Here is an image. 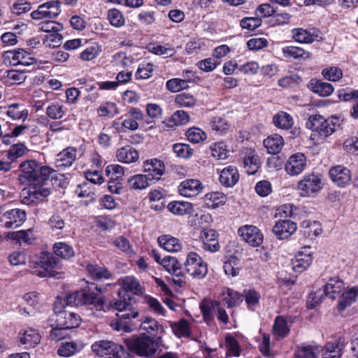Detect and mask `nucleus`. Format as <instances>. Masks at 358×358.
Instances as JSON below:
<instances>
[{
    "mask_svg": "<svg viewBox=\"0 0 358 358\" xmlns=\"http://www.w3.org/2000/svg\"><path fill=\"white\" fill-rule=\"evenodd\" d=\"M157 242L161 248L169 252H177L182 248L179 239L171 235H162L158 237Z\"/></svg>",
    "mask_w": 358,
    "mask_h": 358,
    "instance_id": "2f4dec72",
    "label": "nucleus"
},
{
    "mask_svg": "<svg viewBox=\"0 0 358 358\" xmlns=\"http://www.w3.org/2000/svg\"><path fill=\"white\" fill-rule=\"evenodd\" d=\"M322 76L327 80L333 82L338 81L343 76V71L337 66H331L324 69Z\"/></svg>",
    "mask_w": 358,
    "mask_h": 358,
    "instance_id": "774afa93",
    "label": "nucleus"
},
{
    "mask_svg": "<svg viewBox=\"0 0 358 358\" xmlns=\"http://www.w3.org/2000/svg\"><path fill=\"white\" fill-rule=\"evenodd\" d=\"M19 180L22 184L28 185L27 189H23L22 201L25 204H30L36 200H42L50 194L48 187V180L50 175L55 171L48 166H43L34 159L24 160L19 165Z\"/></svg>",
    "mask_w": 358,
    "mask_h": 358,
    "instance_id": "f257e3e1",
    "label": "nucleus"
},
{
    "mask_svg": "<svg viewBox=\"0 0 358 358\" xmlns=\"http://www.w3.org/2000/svg\"><path fill=\"white\" fill-rule=\"evenodd\" d=\"M115 156L119 162L124 164L134 163L139 158L138 152L131 145L118 148Z\"/></svg>",
    "mask_w": 358,
    "mask_h": 358,
    "instance_id": "cd10ccee",
    "label": "nucleus"
},
{
    "mask_svg": "<svg viewBox=\"0 0 358 358\" xmlns=\"http://www.w3.org/2000/svg\"><path fill=\"white\" fill-rule=\"evenodd\" d=\"M36 264L37 266L31 271L34 275L41 278L54 277L57 273L59 261L51 253L43 252L41 253Z\"/></svg>",
    "mask_w": 358,
    "mask_h": 358,
    "instance_id": "0eeeda50",
    "label": "nucleus"
},
{
    "mask_svg": "<svg viewBox=\"0 0 358 358\" xmlns=\"http://www.w3.org/2000/svg\"><path fill=\"white\" fill-rule=\"evenodd\" d=\"M358 296V287H352L344 291L340 296L338 301V309L340 311L344 310L357 300Z\"/></svg>",
    "mask_w": 358,
    "mask_h": 358,
    "instance_id": "f704fd0d",
    "label": "nucleus"
},
{
    "mask_svg": "<svg viewBox=\"0 0 358 358\" xmlns=\"http://www.w3.org/2000/svg\"><path fill=\"white\" fill-rule=\"evenodd\" d=\"M54 253L64 259H69L75 255L73 247L64 242L55 243L53 245Z\"/></svg>",
    "mask_w": 358,
    "mask_h": 358,
    "instance_id": "09e8293b",
    "label": "nucleus"
},
{
    "mask_svg": "<svg viewBox=\"0 0 358 358\" xmlns=\"http://www.w3.org/2000/svg\"><path fill=\"white\" fill-rule=\"evenodd\" d=\"M173 332L178 337H189L190 336V327L189 322L181 319L178 322H174L171 325Z\"/></svg>",
    "mask_w": 358,
    "mask_h": 358,
    "instance_id": "603ef678",
    "label": "nucleus"
},
{
    "mask_svg": "<svg viewBox=\"0 0 358 358\" xmlns=\"http://www.w3.org/2000/svg\"><path fill=\"white\" fill-rule=\"evenodd\" d=\"M87 271L90 277L94 280H102L112 277V274L106 268L97 264H88Z\"/></svg>",
    "mask_w": 358,
    "mask_h": 358,
    "instance_id": "c03bdc74",
    "label": "nucleus"
},
{
    "mask_svg": "<svg viewBox=\"0 0 358 358\" xmlns=\"http://www.w3.org/2000/svg\"><path fill=\"white\" fill-rule=\"evenodd\" d=\"M292 38L301 43H312L318 37L317 31L311 32L303 28H294L292 31Z\"/></svg>",
    "mask_w": 358,
    "mask_h": 358,
    "instance_id": "72a5a7b5",
    "label": "nucleus"
},
{
    "mask_svg": "<svg viewBox=\"0 0 358 358\" xmlns=\"http://www.w3.org/2000/svg\"><path fill=\"white\" fill-rule=\"evenodd\" d=\"M289 327L286 320L282 316L276 317L273 326V334L276 339H282L288 336Z\"/></svg>",
    "mask_w": 358,
    "mask_h": 358,
    "instance_id": "79ce46f5",
    "label": "nucleus"
},
{
    "mask_svg": "<svg viewBox=\"0 0 358 358\" xmlns=\"http://www.w3.org/2000/svg\"><path fill=\"white\" fill-rule=\"evenodd\" d=\"M168 209L176 215H185L193 212V206L187 201H171L168 205Z\"/></svg>",
    "mask_w": 358,
    "mask_h": 358,
    "instance_id": "58836bf2",
    "label": "nucleus"
},
{
    "mask_svg": "<svg viewBox=\"0 0 358 358\" xmlns=\"http://www.w3.org/2000/svg\"><path fill=\"white\" fill-rule=\"evenodd\" d=\"M307 87L311 92L322 97L329 96L334 92L331 84L316 78L311 79Z\"/></svg>",
    "mask_w": 358,
    "mask_h": 358,
    "instance_id": "bb28decb",
    "label": "nucleus"
},
{
    "mask_svg": "<svg viewBox=\"0 0 358 358\" xmlns=\"http://www.w3.org/2000/svg\"><path fill=\"white\" fill-rule=\"evenodd\" d=\"M238 234L251 246L257 247L263 242V234L255 226L248 224L242 226L238 229Z\"/></svg>",
    "mask_w": 358,
    "mask_h": 358,
    "instance_id": "2eb2a0df",
    "label": "nucleus"
},
{
    "mask_svg": "<svg viewBox=\"0 0 358 358\" xmlns=\"http://www.w3.org/2000/svg\"><path fill=\"white\" fill-rule=\"evenodd\" d=\"M18 338L25 348H29L36 347L40 343L41 336L37 329L27 327L20 331Z\"/></svg>",
    "mask_w": 358,
    "mask_h": 358,
    "instance_id": "4be33fe9",
    "label": "nucleus"
},
{
    "mask_svg": "<svg viewBox=\"0 0 358 358\" xmlns=\"http://www.w3.org/2000/svg\"><path fill=\"white\" fill-rule=\"evenodd\" d=\"M320 350L317 345L302 343L297 346L295 356L296 358H318Z\"/></svg>",
    "mask_w": 358,
    "mask_h": 358,
    "instance_id": "c9c22d12",
    "label": "nucleus"
},
{
    "mask_svg": "<svg viewBox=\"0 0 358 358\" xmlns=\"http://www.w3.org/2000/svg\"><path fill=\"white\" fill-rule=\"evenodd\" d=\"M101 292V289L98 286L87 287L84 289L69 293L66 296V302L68 305L74 306H90L96 310H103L105 309V301L103 296L97 293Z\"/></svg>",
    "mask_w": 358,
    "mask_h": 358,
    "instance_id": "f03ea898",
    "label": "nucleus"
},
{
    "mask_svg": "<svg viewBox=\"0 0 358 358\" xmlns=\"http://www.w3.org/2000/svg\"><path fill=\"white\" fill-rule=\"evenodd\" d=\"M77 150L73 147H68L57 155L55 165L59 169L72 166L76 159Z\"/></svg>",
    "mask_w": 358,
    "mask_h": 358,
    "instance_id": "393cba45",
    "label": "nucleus"
},
{
    "mask_svg": "<svg viewBox=\"0 0 358 358\" xmlns=\"http://www.w3.org/2000/svg\"><path fill=\"white\" fill-rule=\"evenodd\" d=\"M61 3L59 1H50L38 6L36 10L31 13L34 20L52 19L61 13Z\"/></svg>",
    "mask_w": 358,
    "mask_h": 358,
    "instance_id": "f8f14e48",
    "label": "nucleus"
},
{
    "mask_svg": "<svg viewBox=\"0 0 358 358\" xmlns=\"http://www.w3.org/2000/svg\"><path fill=\"white\" fill-rule=\"evenodd\" d=\"M143 171L149 179L154 182L160 180L165 172V165L163 162L156 158L148 159L143 162Z\"/></svg>",
    "mask_w": 358,
    "mask_h": 358,
    "instance_id": "f3484780",
    "label": "nucleus"
},
{
    "mask_svg": "<svg viewBox=\"0 0 358 358\" xmlns=\"http://www.w3.org/2000/svg\"><path fill=\"white\" fill-rule=\"evenodd\" d=\"M306 166V157L302 153H296L290 156L285 164V171L290 176H298Z\"/></svg>",
    "mask_w": 358,
    "mask_h": 358,
    "instance_id": "6ab92c4d",
    "label": "nucleus"
},
{
    "mask_svg": "<svg viewBox=\"0 0 358 358\" xmlns=\"http://www.w3.org/2000/svg\"><path fill=\"white\" fill-rule=\"evenodd\" d=\"M92 352L97 356L108 358H129V354L124 348L110 341L101 340L91 346Z\"/></svg>",
    "mask_w": 358,
    "mask_h": 358,
    "instance_id": "39448f33",
    "label": "nucleus"
},
{
    "mask_svg": "<svg viewBox=\"0 0 358 358\" xmlns=\"http://www.w3.org/2000/svg\"><path fill=\"white\" fill-rule=\"evenodd\" d=\"M210 150L213 157L217 159H226L229 155V150L224 142H217L212 144Z\"/></svg>",
    "mask_w": 358,
    "mask_h": 358,
    "instance_id": "680f3d73",
    "label": "nucleus"
},
{
    "mask_svg": "<svg viewBox=\"0 0 358 358\" xmlns=\"http://www.w3.org/2000/svg\"><path fill=\"white\" fill-rule=\"evenodd\" d=\"M159 327L162 328V326L159 324V322L151 317H145L144 320L143 317H141L138 321V329H141L142 330L146 331L151 335H155Z\"/></svg>",
    "mask_w": 358,
    "mask_h": 358,
    "instance_id": "8fccbe9b",
    "label": "nucleus"
},
{
    "mask_svg": "<svg viewBox=\"0 0 358 358\" xmlns=\"http://www.w3.org/2000/svg\"><path fill=\"white\" fill-rule=\"evenodd\" d=\"M243 300V296L238 292L230 289L223 288L220 294L218 301H221V305H225L227 308H231L239 306Z\"/></svg>",
    "mask_w": 358,
    "mask_h": 358,
    "instance_id": "5701e85b",
    "label": "nucleus"
},
{
    "mask_svg": "<svg viewBox=\"0 0 358 358\" xmlns=\"http://www.w3.org/2000/svg\"><path fill=\"white\" fill-rule=\"evenodd\" d=\"M175 102L180 107L192 108L196 105V98L188 93H181L176 95Z\"/></svg>",
    "mask_w": 358,
    "mask_h": 358,
    "instance_id": "e2e57ef3",
    "label": "nucleus"
},
{
    "mask_svg": "<svg viewBox=\"0 0 358 358\" xmlns=\"http://www.w3.org/2000/svg\"><path fill=\"white\" fill-rule=\"evenodd\" d=\"M323 184L320 176L316 174L305 175L297 185V189L301 196H315L322 188Z\"/></svg>",
    "mask_w": 358,
    "mask_h": 358,
    "instance_id": "9d476101",
    "label": "nucleus"
},
{
    "mask_svg": "<svg viewBox=\"0 0 358 358\" xmlns=\"http://www.w3.org/2000/svg\"><path fill=\"white\" fill-rule=\"evenodd\" d=\"M310 246H304L292 259V264L295 272L301 273L307 269L313 262L312 251Z\"/></svg>",
    "mask_w": 358,
    "mask_h": 358,
    "instance_id": "dca6fc26",
    "label": "nucleus"
},
{
    "mask_svg": "<svg viewBox=\"0 0 358 358\" xmlns=\"http://www.w3.org/2000/svg\"><path fill=\"white\" fill-rule=\"evenodd\" d=\"M162 266L173 275L172 282L179 287L186 285L185 273L182 268V264L178 260L171 256H165L162 258Z\"/></svg>",
    "mask_w": 358,
    "mask_h": 358,
    "instance_id": "9b49d317",
    "label": "nucleus"
},
{
    "mask_svg": "<svg viewBox=\"0 0 358 358\" xmlns=\"http://www.w3.org/2000/svg\"><path fill=\"white\" fill-rule=\"evenodd\" d=\"M343 119L340 116H331L325 119L320 115H312L306 121V127L317 132L320 136L328 137L340 128Z\"/></svg>",
    "mask_w": 358,
    "mask_h": 358,
    "instance_id": "7ed1b4c3",
    "label": "nucleus"
},
{
    "mask_svg": "<svg viewBox=\"0 0 358 358\" xmlns=\"http://www.w3.org/2000/svg\"><path fill=\"white\" fill-rule=\"evenodd\" d=\"M154 66L150 62L141 63L135 73L136 80H146L150 78L154 71Z\"/></svg>",
    "mask_w": 358,
    "mask_h": 358,
    "instance_id": "13d9d810",
    "label": "nucleus"
},
{
    "mask_svg": "<svg viewBox=\"0 0 358 358\" xmlns=\"http://www.w3.org/2000/svg\"><path fill=\"white\" fill-rule=\"evenodd\" d=\"M329 176L333 182L340 187L348 186L352 180L351 171L348 168L341 165L331 168Z\"/></svg>",
    "mask_w": 358,
    "mask_h": 358,
    "instance_id": "a211bd4d",
    "label": "nucleus"
},
{
    "mask_svg": "<svg viewBox=\"0 0 358 358\" xmlns=\"http://www.w3.org/2000/svg\"><path fill=\"white\" fill-rule=\"evenodd\" d=\"M3 57L5 62H8L12 66L19 64L29 66L36 62V59L23 49L6 51L4 52Z\"/></svg>",
    "mask_w": 358,
    "mask_h": 358,
    "instance_id": "ddd939ff",
    "label": "nucleus"
},
{
    "mask_svg": "<svg viewBox=\"0 0 358 358\" xmlns=\"http://www.w3.org/2000/svg\"><path fill=\"white\" fill-rule=\"evenodd\" d=\"M81 350V346L76 342H66L58 349L57 353L61 357H69L74 355Z\"/></svg>",
    "mask_w": 358,
    "mask_h": 358,
    "instance_id": "864d4df0",
    "label": "nucleus"
},
{
    "mask_svg": "<svg viewBox=\"0 0 358 358\" xmlns=\"http://www.w3.org/2000/svg\"><path fill=\"white\" fill-rule=\"evenodd\" d=\"M243 296L245 298L248 308L251 310H255L259 303L260 294L253 289H245Z\"/></svg>",
    "mask_w": 358,
    "mask_h": 358,
    "instance_id": "6e6d98bb",
    "label": "nucleus"
},
{
    "mask_svg": "<svg viewBox=\"0 0 358 358\" xmlns=\"http://www.w3.org/2000/svg\"><path fill=\"white\" fill-rule=\"evenodd\" d=\"M203 189V185L199 180L190 178L180 182L178 192L183 196L192 197L199 194Z\"/></svg>",
    "mask_w": 358,
    "mask_h": 358,
    "instance_id": "412c9836",
    "label": "nucleus"
},
{
    "mask_svg": "<svg viewBox=\"0 0 358 358\" xmlns=\"http://www.w3.org/2000/svg\"><path fill=\"white\" fill-rule=\"evenodd\" d=\"M262 20L259 17H245L240 21V26L243 29L252 31L261 26Z\"/></svg>",
    "mask_w": 358,
    "mask_h": 358,
    "instance_id": "69168bd1",
    "label": "nucleus"
},
{
    "mask_svg": "<svg viewBox=\"0 0 358 358\" xmlns=\"http://www.w3.org/2000/svg\"><path fill=\"white\" fill-rule=\"evenodd\" d=\"M54 312L55 323L59 327H66L68 329L79 327L81 318L80 315L71 311L63 309L62 301L57 299L55 303Z\"/></svg>",
    "mask_w": 358,
    "mask_h": 358,
    "instance_id": "6e6552de",
    "label": "nucleus"
},
{
    "mask_svg": "<svg viewBox=\"0 0 358 358\" xmlns=\"http://www.w3.org/2000/svg\"><path fill=\"white\" fill-rule=\"evenodd\" d=\"M152 182L145 174H136L131 176L127 180L129 187L134 190L144 189L150 186Z\"/></svg>",
    "mask_w": 358,
    "mask_h": 358,
    "instance_id": "e433bc0d",
    "label": "nucleus"
},
{
    "mask_svg": "<svg viewBox=\"0 0 358 358\" xmlns=\"http://www.w3.org/2000/svg\"><path fill=\"white\" fill-rule=\"evenodd\" d=\"M283 57L287 59L306 60L311 57V53L296 46H285L282 48Z\"/></svg>",
    "mask_w": 358,
    "mask_h": 358,
    "instance_id": "473e14b6",
    "label": "nucleus"
},
{
    "mask_svg": "<svg viewBox=\"0 0 358 358\" xmlns=\"http://www.w3.org/2000/svg\"><path fill=\"white\" fill-rule=\"evenodd\" d=\"M27 150L28 149L24 143L13 144L6 152L7 159L14 163L18 158L23 157Z\"/></svg>",
    "mask_w": 358,
    "mask_h": 358,
    "instance_id": "3c124183",
    "label": "nucleus"
},
{
    "mask_svg": "<svg viewBox=\"0 0 358 358\" xmlns=\"http://www.w3.org/2000/svg\"><path fill=\"white\" fill-rule=\"evenodd\" d=\"M124 343L129 351L144 357H151L158 348V345L154 338L145 334L133 335L125 338Z\"/></svg>",
    "mask_w": 358,
    "mask_h": 358,
    "instance_id": "20e7f679",
    "label": "nucleus"
},
{
    "mask_svg": "<svg viewBox=\"0 0 358 358\" xmlns=\"http://www.w3.org/2000/svg\"><path fill=\"white\" fill-rule=\"evenodd\" d=\"M108 20L110 24L116 28L122 27L125 24V19L120 10L117 8H111L108 10Z\"/></svg>",
    "mask_w": 358,
    "mask_h": 358,
    "instance_id": "bf43d9fd",
    "label": "nucleus"
},
{
    "mask_svg": "<svg viewBox=\"0 0 358 358\" xmlns=\"http://www.w3.org/2000/svg\"><path fill=\"white\" fill-rule=\"evenodd\" d=\"M219 301L217 300H203L200 303L203 320L208 325L214 322V316Z\"/></svg>",
    "mask_w": 358,
    "mask_h": 358,
    "instance_id": "c756f323",
    "label": "nucleus"
},
{
    "mask_svg": "<svg viewBox=\"0 0 358 358\" xmlns=\"http://www.w3.org/2000/svg\"><path fill=\"white\" fill-rule=\"evenodd\" d=\"M225 347L227 350L228 356L239 357L241 355V347L238 341L230 334L225 336Z\"/></svg>",
    "mask_w": 358,
    "mask_h": 358,
    "instance_id": "4d7b16f0",
    "label": "nucleus"
},
{
    "mask_svg": "<svg viewBox=\"0 0 358 358\" xmlns=\"http://www.w3.org/2000/svg\"><path fill=\"white\" fill-rule=\"evenodd\" d=\"M148 50L155 55L164 56V57H172L176 52L175 49L169 43L164 45L150 43L148 46Z\"/></svg>",
    "mask_w": 358,
    "mask_h": 358,
    "instance_id": "49530a36",
    "label": "nucleus"
},
{
    "mask_svg": "<svg viewBox=\"0 0 358 358\" xmlns=\"http://www.w3.org/2000/svg\"><path fill=\"white\" fill-rule=\"evenodd\" d=\"M67 112V108L60 101L50 103L45 110V114L52 120L63 118Z\"/></svg>",
    "mask_w": 358,
    "mask_h": 358,
    "instance_id": "ea45409f",
    "label": "nucleus"
},
{
    "mask_svg": "<svg viewBox=\"0 0 358 358\" xmlns=\"http://www.w3.org/2000/svg\"><path fill=\"white\" fill-rule=\"evenodd\" d=\"M123 117L124 122H122V124L123 127H124V130L135 131L138 128V121L143 119V113L138 108H131Z\"/></svg>",
    "mask_w": 358,
    "mask_h": 358,
    "instance_id": "a878e982",
    "label": "nucleus"
},
{
    "mask_svg": "<svg viewBox=\"0 0 358 358\" xmlns=\"http://www.w3.org/2000/svg\"><path fill=\"white\" fill-rule=\"evenodd\" d=\"M297 229L296 224L289 220H281L276 222L273 227V232L277 238L287 239Z\"/></svg>",
    "mask_w": 358,
    "mask_h": 358,
    "instance_id": "aec40b11",
    "label": "nucleus"
},
{
    "mask_svg": "<svg viewBox=\"0 0 358 358\" xmlns=\"http://www.w3.org/2000/svg\"><path fill=\"white\" fill-rule=\"evenodd\" d=\"M76 193L79 197L88 198L90 202L94 201L97 197L95 187L89 182H83L78 185Z\"/></svg>",
    "mask_w": 358,
    "mask_h": 358,
    "instance_id": "37998d69",
    "label": "nucleus"
},
{
    "mask_svg": "<svg viewBox=\"0 0 358 358\" xmlns=\"http://www.w3.org/2000/svg\"><path fill=\"white\" fill-rule=\"evenodd\" d=\"M341 348L338 343H329L326 345L322 353V358H340Z\"/></svg>",
    "mask_w": 358,
    "mask_h": 358,
    "instance_id": "338daca9",
    "label": "nucleus"
},
{
    "mask_svg": "<svg viewBox=\"0 0 358 358\" xmlns=\"http://www.w3.org/2000/svg\"><path fill=\"white\" fill-rule=\"evenodd\" d=\"M243 167L248 175L255 174L259 167V158L254 152H250L249 155L243 159Z\"/></svg>",
    "mask_w": 358,
    "mask_h": 358,
    "instance_id": "a18cd8bd",
    "label": "nucleus"
},
{
    "mask_svg": "<svg viewBox=\"0 0 358 358\" xmlns=\"http://www.w3.org/2000/svg\"><path fill=\"white\" fill-rule=\"evenodd\" d=\"M29 111L22 104L13 103L8 107L7 115L13 120H25L28 117Z\"/></svg>",
    "mask_w": 358,
    "mask_h": 358,
    "instance_id": "de8ad7c7",
    "label": "nucleus"
},
{
    "mask_svg": "<svg viewBox=\"0 0 358 358\" xmlns=\"http://www.w3.org/2000/svg\"><path fill=\"white\" fill-rule=\"evenodd\" d=\"M26 213L19 208L6 211L1 217V222L6 229H15L20 227L26 220Z\"/></svg>",
    "mask_w": 358,
    "mask_h": 358,
    "instance_id": "4468645a",
    "label": "nucleus"
},
{
    "mask_svg": "<svg viewBox=\"0 0 358 358\" xmlns=\"http://www.w3.org/2000/svg\"><path fill=\"white\" fill-rule=\"evenodd\" d=\"M118 113V108L113 102L106 101L102 103L97 108V114L99 117H113Z\"/></svg>",
    "mask_w": 358,
    "mask_h": 358,
    "instance_id": "5fc2aeb1",
    "label": "nucleus"
},
{
    "mask_svg": "<svg viewBox=\"0 0 358 358\" xmlns=\"http://www.w3.org/2000/svg\"><path fill=\"white\" fill-rule=\"evenodd\" d=\"M117 319L111 323V327L117 331L131 332L138 329L139 313L135 308H129L116 314Z\"/></svg>",
    "mask_w": 358,
    "mask_h": 358,
    "instance_id": "423d86ee",
    "label": "nucleus"
},
{
    "mask_svg": "<svg viewBox=\"0 0 358 358\" xmlns=\"http://www.w3.org/2000/svg\"><path fill=\"white\" fill-rule=\"evenodd\" d=\"M184 266L186 272L194 279H203L208 273L207 264L196 252L188 253Z\"/></svg>",
    "mask_w": 358,
    "mask_h": 358,
    "instance_id": "1a4fd4ad",
    "label": "nucleus"
},
{
    "mask_svg": "<svg viewBox=\"0 0 358 358\" xmlns=\"http://www.w3.org/2000/svg\"><path fill=\"white\" fill-rule=\"evenodd\" d=\"M239 180V174L236 167L229 166L223 169L220 175V182L225 187L235 185Z\"/></svg>",
    "mask_w": 358,
    "mask_h": 358,
    "instance_id": "c85d7f7f",
    "label": "nucleus"
},
{
    "mask_svg": "<svg viewBox=\"0 0 358 358\" xmlns=\"http://www.w3.org/2000/svg\"><path fill=\"white\" fill-rule=\"evenodd\" d=\"M343 288V282L338 277H334L330 278L326 283L323 293L326 296L331 299H335L341 293Z\"/></svg>",
    "mask_w": 358,
    "mask_h": 358,
    "instance_id": "7c9ffc66",
    "label": "nucleus"
},
{
    "mask_svg": "<svg viewBox=\"0 0 358 358\" xmlns=\"http://www.w3.org/2000/svg\"><path fill=\"white\" fill-rule=\"evenodd\" d=\"M218 234L212 229H204L201 233V238L203 241V249L210 252H217L220 244L217 240Z\"/></svg>",
    "mask_w": 358,
    "mask_h": 358,
    "instance_id": "b1692460",
    "label": "nucleus"
},
{
    "mask_svg": "<svg viewBox=\"0 0 358 358\" xmlns=\"http://www.w3.org/2000/svg\"><path fill=\"white\" fill-rule=\"evenodd\" d=\"M123 289L126 292H130L136 295L143 294V288L139 281L133 276H126L119 280Z\"/></svg>",
    "mask_w": 358,
    "mask_h": 358,
    "instance_id": "a19ab883",
    "label": "nucleus"
},
{
    "mask_svg": "<svg viewBox=\"0 0 358 358\" xmlns=\"http://www.w3.org/2000/svg\"><path fill=\"white\" fill-rule=\"evenodd\" d=\"M284 145L282 137L278 134L269 136L264 141V145L269 154L278 153Z\"/></svg>",
    "mask_w": 358,
    "mask_h": 358,
    "instance_id": "4c0bfd02",
    "label": "nucleus"
},
{
    "mask_svg": "<svg viewBox=\"0 0 358 358\" xmlns=\"http://www.w3.org/2000/svg\"><path fill=\"white\" fill-rule=\"evenodd\" d=\"M274 124L281 129H287L293 124V120L290 115L281 112L273 117Z\"/></svg>",
    "mask_w": 358,
    "mask_h": 358,
    "instance_id": "052dcab7",
    "label": "nucleus"
},
{
    "mask_svg": "<svg viewBox=\"0 0 358 358\" xmlns=\"http://www.w3.org/2000/svg\"><path fill=\"white\" fill-rule=\"evenodd\" d=\"M186 136L189 141L193 143H199L206 139V134L198 127L189 129L186 132Z\"/></svg>",
    "mask_w": 358,
    "mask_h": 358,
    "instance_id": "0e129e2a",
    "label": "nucleus"
}]
</instances>
